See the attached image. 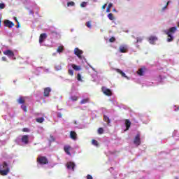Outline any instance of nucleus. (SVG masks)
Instances as JSON below:
<instances>
[{
	"label": "nucleus",
	"mask_w": 179,
	"mask_h": 179,
	"mask_svg": "<svg viewBox=\"0 0 179 179\" xmlns=\"http://www.w3.org/2000/svg\"><path fill=\"white\" fill-rule=\"evenodd\" d=\"M8 173H10L9 165L8 164V162H3L1 165L0 164V176H8Z\"/></svg>",
	"instance_id": "f257e3e1"
},
{
	"label": "nucleus",
	"mask_w": 179,
	"mask_h": 179,
	"mask_svg": "<svg viewBox=\"0 0 179 179\" xmlns=\"http://www.w3.org/2000/svg\"><path fill=\"white\" fill-rule=\"evenodd\" d=\"M177 31V27H171L168 31H165L166 34L168 35L167 41L168 43H171L174 40V36L173 34Z\"/></svg>",
	"instance_id": "f03ea898"
},
{
	"label": "nucleus",
	"mask_w": 179,
	"mask_h": 179,
	"mask_svg": "<svg viewBox=\"0 0 179 179\" xmlns=\"http://www.w3.org/2000/svg\"><path fill=\"white\" fill-rule=\"evenodd\" d=\"M36 162L38 164H48V159H47V157L39 156L37 157Z\"/></svg>",
	"instance_id": "7ed1b4c3"
},
{
	"label": "nucleus",
	"mask_w": 179,
	"mask_h": 179,
	"mask_svg": "<svg viewBox=\"0 0 179 179\" xmlns=\"http://www.w3.org/2000/svg\"><path fill=\"white\" fill-rule=\"evenodd\" d=\"M3 54L4 55H6L8 57V58H12L13 59H16V57H15V53L11 50H6L3 52Z\"/></svg>",
	"instance_id": "20e7f679"
},
{
	"label": "nucleus",
	"mask_w": 179,
	"mask_h": 179,
	"mask_svg": "<svg viewBox=\"0 0 179 179\" xmlns=\"http://www.w3.org/2000/svg\"><path fill=\"white\" fill-rule=\"evenodd\" d=\"M101 90L103 94H105L106 96H113V92H111V90L106 87H102Z\"/></svg>",
	"instance_id": "39448f33"
},
{
	"label": "nucleus",
	"mask_w": 179,
	"mask_h": 179,
	"mask_svg": "<svg viewBox=\"0 0 179 179\" xmlns=\"http://www.w3.org/2000/svg\"><path fill=\"white\" fill-rule=\"evenodd\" d=\"M74 54H75V55L78 56L79 59H83L82 54H83V52L82 50L79 49V48H76L74 49Z\"/></svg>",
	"instance_id": "423d86ee"
},
{
	"label": "nucleus",
	"mask_w": 179,
	"mask_h": 179,
	"mask_svg": "<svg viewBox=\"0 0 179 179\" xmlns=\"http://www.w3.org/2000/svg\"><path fill=\"white\" fill-rule=\"evenodd\" d=\"M134 145H136L137 146H139V145H141V134H136V136L134 138Z\"/></svg>",
	"instance_id": "0eeeda50"
},
{
	"label": "nucleus",
	"mask_w": 179,
	"mask_h": 179,
	"mask_svg": "<svg viewBox=\"0 0 179 179\" xmlns=\"http://www.w3.org/2000/svg\"><path fill=\"white\" fill-rule=\"evenodd\" d=\"M4 25L6 27H8V29H12L13 26H15V23L13 22L8 20H4Z\"/></svg>",
	"instance_id": "6e6552de"
},
{
	"label": "nucleus",
	"mask_w": 179,
	"mask_h": 179,
	"mask_svg": "<svg viewBox=\"0 0 179 179\" xmlns=\"http://www.w3.org/2000/svg\"><path fill=\"white\" fill-rule=\"evenodd\" d=\"M47 39V34L43 33L41 34L39 36V43L40 44L44 43V41Z\"/></svg>",
	"instance_id": "1a4fd4ad"
},
{
	"label": "nucleus",
	"mask_w": 179,
	"mask_h": 179,
	"mask_svg": "<svg viewBox=\"0 0 179 179\" xmlns=\"http://www.w3.org/2000/svg\"><path fill=\"white\" fill-rule=\"evenodd\" d=\"M66 167L69 170H72L73 171H75V163L72 162H67Z\"/></svg>",
	"instance_id": "9d476101"
},
{
	"label": "nucleus",
	"mask_w": 179,
	"mask_h": 179,
	"mask_svg": "<svg viewBox=\"0 0 179 179\" xmlns=\"http://www.w3.org/2000/svg\"><path fill=\"white\" fill-rule=\"evenodd\" d=\"M50 93H51V88H50V87L44 88V92H43L44 97H49Z\"/></svg>",
	"instance_id": "9b49d317"
},
{
	"label": "nucleus",
	"mask_w": 179,
	"mask_h": 179,
	"mask_svg": "<svg viewBox=\"0 0 179 179\" xmlns=\"http://www.w3.org/2000/svg\"><path fill=\"white\" fill-rule=\"evenodd\" d=\"M21 141L22 143H24V145H27L29 143V135L22 136Z\"/></svg>",
	"instance_id": "f8f14e48"
},
{
	"label": "nucleus",
	"mask_w": 179,
	"mask_h": 179,
	"mask_svg": "<svg viewBox=\"0 0 179 179\" xmlns=\"http://www.w3.org/2000/svg\"><path fill=\"white\" fill-rule=\"evenodd\" d=\"M148 41H149L150 44H155V43H156V41H157V37H156L155 36H151L148 38Z\"/></svg>",
	"instance_id": "ddd939ff"
},
{
	"label": "nucleus",
	"mask_w": 179,
	"mask_h": 179,
	"mask_svg": "<svg viewBox=\"0 0 179 179\" xmlns=\"http://www.w3.org/2000/svg\"><path fill=\"white\" fill-rule=\"evenodd\" d=\"M72 148L70 145H64V150L65 152V153H66V155H68L69 156H71V149Z\"/></svg>",
	"instance_id": "4468645a"
},
{
	"label": "nucleus",
	"mask_w": 179,
	"mask_h": 179,
	"mask_svg": "<svg viewBox=\"0 0 179 179\" xmlns=\"http://www.w3.org/2000/svg\"><path fill=\"white\" fill-rule=\"evenodd\" d=\"M146 71L145 67L141 68L138 70L137 74L138 76H143V73H145V71Z\"/></svg>",
	"instance_id": "2eb2a0df"
},
{
	"label": "nucleus",
	"mask_w": 179,
	"mask_h": 179,
	"mask_svg": "<svg viewBox=\"0 0 179 179\" xmlns=\"http://www.w3.org/2000/svg\"><path fill=\"white\" fill-rule=\"evenodd\" d=\"M77 136H78V134H76V132L73 131H70V138L71 139H73V141H76Z\"/></svg>",
	"instance_id": "dca6fc26"
},
{
	"label": "nucleus",
	"mask_w": 179,
	"mask_h": 179,
	"mask_svg": "<svg viewBox=\"0 0 179 179\" xmlns=\"http://www.w3.org/2000/svg\"><path fill=\"white\" fill-rule=\"evenodd\" d=\"M17 101L18 104H24L26 103V99H24V96H20Z\"/></svg>",
	"instance_id": "f3484780"
},
{
	"label": "nucleus",
	"mask_w": 179,
	"mask_h": 179,
	"mask_svg": "<svg viewBox=\"0 0 179 179\" xmlns=\"http://www.w3.org/2000/svg\"><path fill=\"white\" fill-rule=\"evenodd\" d=\"M115 71L116 72H117V73H120L121 76H122L123 78H128V77L127 76V75L125 74V73H124V71H121V69H115Z\"/></svg>",
	"instance_id": "a211bd4d"
},
{
	"label": "nucleus",
	"mask_w": 179,
	"mask_h": 179,
	"mask_svg": "<svg viewBox=\"0 0 179 179\" xmlns=\"http://www.w3.org/2000/svg\"><path fill=\"white\" fill-rule=\"evenodd\" d=\"M125 125H126V131H128V129L131 128V122L129 121V120L128 119L125 120Z\"/></svg>",
	"instance_id": "6ab92c4d"
},
{
	"label": "nucleus",
	"mask_w": 179,
	"mask_h": 179,
	"mask_svg": "<svg viewBox=\"0 0 179 179\" xmlns=\"http://www.w3.org/2000/svg\"><path fill=\"white\" fill-rule=\"evenodd\" d=\"M71 66H72L73 69H74V71H80V69H82L80 66H77L76 64H71Z\"/></svg>",
	"instance_id": "aec40b11"
},
{
	"label": "nucleus",
	"mask_w": 179,
	"mask_h": 179,
	"mask_svg": "<svg viewBox=\"0 0 179 179\" xmlns=\"http://www.w3.org/2000/svg\"><path fill=\"white\" fill-rule=\"evenodd\" d=\"M103 121H105V122H107V124H110V122H111V120H110V117H108L106 115H103Z\"/></svg>",
	"instance_id": "412c9836"
},
{
	"label": "nucleus",
	"mask_w": 179,
	"mask_h": 179,
	"mask_svg": "<svg viewBox=\"0 0 179 179\" xmlns=\"http://www.w3.org/2000/svg\"><path fill=\"white\" fill-rule=\"evenodd\" d=\"M44 117H38L36 119V122H38V124H43L44 122Z\"/></svg>",
	"instance_id": "4be33fe9"
},
{
	"label": "nucleus",
	"mask_w": 179,
	"mask_h": 179,
	"mask_svg": "<svg viewBox=\"0 0 179 179\" xmlns=\"http://www.w3.org/2000/svg\"><path fill=\"white\" fill-rule=\"evenodd\" d=\"M90 100V99H89V98L82 99L80 101V104H86V103H89Z\"/></svg>",
	"instance_id": "5701e85b"
},
{
	"label": "nucleus",
	"mask_w": 179,
	"mask_h": 179,
	"mask_svg": "<svg viewBox=\"0 0 179 179\" xmlns=\"http://www.w3.org/2000/svg\"><path fill=\"white\" fill-rule=\"evenodd\" d=\"M99 135H102V134H104V129L103 127H99L97 131Z\"/></svg>",
	"instance_id": "b1692460"
},
{
	"label": "nucleus",
	"mask_w": 179,
	"mask_h": 179,
	"mask_svg": "<svg viewBox=\"0 0 179 179\" xmlns=\"http://www.w3.org/2000/svg\"><path fill=\"white\" fill-rule=\"evenodd\" d=\"M120 52H122V53L127 52V49L124 46H120Z\"/></svg>",
	"instance_id": "393cba45"
},
{
	"label": "nucleus",
	"mask_w": 179,
	"mask_h": 179,
	"mask_svg": "<svg viewBox=\"0 0 179 179\" xmlns=\"http://www.w3.org/2000/svg\"><path fill=\"white\" fill-rule=\"evenodd\" d=\"M113 7V3H110L108 5V7L106 8V12L108 13L110 12L111 8Z\"/></svg>",
	"instance_id": "a878e982"
},
{
	"label": "nucleus",
	"mask_w": 179,
	"mask_h": 179,
	"mask_svg": "<svg viewBox=\"0 0 179 179\" xmlns=\"http://www.w3.org/2000/svg\"><path fill=\"white\" fill-rule=\"evenodd\" d=\"M108 17L110 20H114V15L111 13L108 15Z\"/></svg>",
	"instance_id": "bb28decb"
},
{
	"label": "nucleus",
	"mask_w": 179,
	"mask_h": 179,
	"mask_svg": "<svg viewBox=\"0 0 179 179\" xmlns=\"http://www.w3.org/2000/svg\"><path fill=\"white\" fill-rule=\"evenodd\" d=\"M57 51V52H62V51H64V46H59Z\"/></svg>",
	"instance_id": "cd10ccee"
},
{
	"label": "nucleus",
	"mask_w": 179,
	"mask_h": 179,
	"mask_svg": "<svg viewBox=\"0 0 179 179\" xmlns=\"http://www.w3.org/2000/svg\"><path fill=\"white\" fill-rule=\"evenodd\" d=\"M21 108L24 111V113H27V106H26V105H22Z\"/></svg>",
	"instance_id": "c85d7f7f"
},
{
	"label": "nucleus",
	"mask_w": 179,
	"mask_h": 179,
	"mask_svg": "<svg viewBox=\"0 0 179 179\" xmlns=\"http://www.w3.org/2000/svg\"><path fill=\"white\" fill-rule=\"evenodd\" d=\"M92 145H94V146H99V142H98L97 141L94 140V139H93V140L92 141Z\"/></svg>",
	"instance_id": "c756f323"
},
{
	"label": "nucleus",
	"mask_w": 179,
	"mask_h": 179,
	"mask_svg": "<svg viewBox=\"0 0 179 179\" xmlns=\"http://www.w3.org/2000/svg\"><path fill=\"white\" fill-rule=\"evenodd\" d=\"M87 6V2L83 1V2H82L80 3V7L81 8H86Z\"/></svg>",
	"instance_id": "7c9ffc66"
},
{
	"label": "nucleus",
	"mask_w": 179,
	"mask_h": 179,
	"mask_svg": "<svg viewBox=\"0 0 179 179\" xmlns=\"http://www.w3.org/2000/svg\"><path fill=\"white\" fill-rule=\"evenodd\" d=\"M86 26L89 29H92V22H90V21L87 22Z\"/></svg>",
	"instance_id": "2f4dec72"
},
{
	"label": "nucleus",
	"mask_w": 179,
	"mask_h": 179,
	"mask_svg": "<svg viewBox=\"0 0 179 179\" xmlns=\"http://www.w3.org/2000/svg\"><path fill=\"white\" fill-rule=\"evenodd\" d=\"M67 6H75V2L70 1V2L67 3Z\"/></svg>",
	"instance_id": "473e14b6"
},
{
	"label": "nucleus",
	"mask_w": 179,
	"mask_h": 179,
	"mask_svg": "<svg viewBox=\"0 0 179 179\" xmlns=\"http://www.w3.org/2000/svg\"><path fill=\"white\" fill-rule=\"evenodd\" d=\"M77 80L79 81V82H82V76H80V73H78L77 75Z\"/></svg>",
	"instance_id": "72a5a7b5"
},
{
	"label": "nucleus",
	"mask_w": 179,
	"mask_h": 179,
	"mask_svg": "<svg viewBox=\"0 0 179 179\" xmlns=\"http://www.w3.org/2000/svg\"><path fill=\"white\" fill-rule=\"evenodd\" d=\"M71 100H72L73 101H78V96H71Z\"/></svg>",
	"instance_id": "f704fd0d"
},
{
	"label": "nucleus",
	"mask_w": 179,
	"mask_h": 179,
	"mask_svg": "<svg viewBox=\"0 0 179 179\" xmlns=\"http://www.w3.org/2000/svg\"><path fill=\"white\" fill-rule=\"evenodd\" d=\"M110 43H115V37L113 36L109 39Z\"/></svg>",
	"instance_id": "c9c22d12"
},
{
	"label": "nucleus",
	"mask_w": 179,
	"mask_h": 179,
	"mask_svg": "<svg viewBox=\"0 0 179 179\" xmlns=\"http://www.w3.org/2000/svg\"><path fill=\"white\" fill-rule=\"evenodd\" d=\"M68 73H69V75H70L71 76H73V70H72V69H69Z\"/></svg>",
	"instance_id": "e433bc0d"
},
{
	"label": "nucleus",
	"mask_w": 179,
	"mask_h": 179,
	"mask_svg": "<svg viewBox=\"0 0 179 179\" xmlns=\"http://www.w3.org/2000/svg\"><path fill=\"white\" fill-rule=\"evenodd\" d=\"M22 132H30V129H29L27 127H25L22 129Z\"/></svg>",
	"instance_id": "4c0bfd02"
},
{
	"label": "nucleus",
	"mask_w": 179,
	"mask_h": 179,
	"mask_svg": "<svg viewBox=\"0 0 179 179\" xmlns=\"http://www.w3.org/2000/svg\"><path fill=\"white\" fill-rule=\"evenodd\" d=\"M143 40V39L142 38L138 37V38H136V43H142Z\"/></svg>",
	"instance_id": "58836bf2"
},
{
	"label": "nucleus",
	"mask_w": 179,
	"mask_h": 179,
	"mask_svg": "<svg viewBox=\"0 0 179 179\" xmlns=\"http://www.w3.org/2000/svg\"><path fill=\"white\" fill-rule=\"evenodd\" d=\"M0 9H5V4L4 3H0Z\"/></svg>",
	"instance_id": "ea45409f"
},
{
	"label": "nucleus",
	"mask_w": 179,
	"mask_h": 179,
	"mask_svg": "<svg viewBox=\"0 0 179 179\" xmlns=\"http://www.w3.org/2000/svg\"><path fill=\"white\" fill-rule=\"evenodd\" d=\"M87 179H93V176H92L91 175H87Z\"/></svg>",
	"instance_id": "a19ab883"
},
{
	"label": "nucleus",
	"mask_w": 179,
	"mask_h": 179,
	"mask_svg": "<svg viewBox=\"0 0 179 179\" xmlns=\"http://www.w3.org/2000/svg\"><path fill=\"white\" fill-rule=\"evenodd\" d=\"M51 34H58V33H57V31H51Z\"/></svg>",
	"instance_id": "79ce46f5"
},
{
	"label": "nucleus",
	"mask_w": 179,
	"mask_h": 179,
	"mask_svg": "<svg viewBox=\"0 0 179 179\" xmlns=\"http://www.w3.org/2000/svg\"><path fill=\"white\" fill-rule=\"evenodd\" d=\"M1 59H2V61H6V57H1Z\"/></svg>",
	"instance_id": "37998d69"
},
{
	"label": "nucleus",
	"mask_w": 179,
	"mask_h": 179,
	"mask_svg": "<svg viewBox=\"0 0 179 179\" xmlns=\"http://www.w3.org/2000/svg\"><path fill=\"white\" fill-rule=\"evenodd\" d=\"M107 6V4H104L103 6H102V9H106V7Z\"/></svg>",
	"instance_id": "c03bdc74"
},
{
	"label": "nucleus",
	"mask_w": 179,
	"mask_h": 179,
	"mask_svg": "<svg viewBox=\"0 0 179 179\" xmlns=\"http://www.w3.org/2000/svg\"><path fill=\"white\" fill-rule=\"evenodd\" d=\"M1 24H2V20L0 18V27H1Z\"/></svg>",
	"instance_id": "a18cd8bd"
},
{
	"label": "nucleus",
	"mask_w": 179,
	"mask_h": 179,
	"mask_svg": "<svg viewBox=\"0 0 179 179\" xmlns=\"http://www.w3.org/2000/svg\"><path fill=\"white\" fill-rule=\"evenodd\" d=\"M169 3H170V1H168V2L166 3V6L169 5Z\"/></svg>",
	"instance_id": "49530a36"
},
{
	"label": "nucleus",
	"mask_w": 179,
	"mask_h": 179,
	"mask_svg": "<svg viewBox=\"0 0 179 179\" xmlns=\"http://www.w3.org/2000/svg\"><path fill=\"white\" fill-rule=\"evenodd\" d=\"M167 8V6H165L163 9H166Z\"/></svg>",
	"instance_id": "de8ad7c7"
},
{
	"label": "nucleus",
	"mask_w": 179,
	"mask_h": 179,
	"mask_svg": "<svg viewBox=\"0 0 179 179\" xmlns=\"http://www.w3.org/2000/svg\"><path fill=\"white\" fill-rule=\"evenodd\" d=\"M52 141H55V139H54V137L51 136Z\"/></svg>",
	"instance_id": "09e8293b"
},
{
	"label": "nucleus",
	"mask_w": 179,
	"mask_h": 179,
	"mask_svg": "<svg viewBox=\"0 0 179 179\" xmlns=\"http://www.w3.org/2000/svg\"><path fill=\"white\" fill-rule=\"evenodd\" d=\"M178 27H179V22H178Z\"/></svg>",
	"instance_id": "8fccbe9b"
},
{
	"label": "nucleus",
	"mask_w": 179,
	"mask_h": 179,
	"mask_svg": "<svg viewBox=\"0 0 179 179\" xmlns=\"http://www.w3.org/2000/svg\"><path fill=\"white\" fill-rule=\"evenodd\" d=\"M15 20H16V22H17V19L15 17Z\"/></svg>",
	"instance_id": "3c124183"
},
{
	"label": "nucleus",
	"mask_w": 179,
	"mask_h": 179,
	"mask_svg": "<svg viewBox=\"0 0 179 179\" xmlns=\"http://www.w3.org/2000/svg\"><path fill=\"white\" fill-rule=\"evenodd\" d=\"M17 27H19V25H17Z\"/></svg>",
	"instance_id": "603ef678"
},
{
	"label": "nucleus",
	"mask_w": 179,
	"mask_h": 179,
	"mask_svg": "<svg viewBox=\"0 0 179 179\" xmlns=\"http://www.w3.org/2000/svg\"><path fill=\"white\" fill-rule=\"evenodd\" d=\"M113 11H115V9H114Z\"/></svg>",
	"instance_id": "864d4df0"
},
{
	"label": "nucleus",
	"mask_w": 179,
	"mask_h": 179,
	"mask_svg": "<svg viewBox=\"0 0 179 179\" xmlns=\"http://www.w3.org/2000/svg\"><path fill=\"white\" fill-rule=\"evenodd\" d=\"M0 54H1V50H0Z\"/></svg>",
	"instance_id": "5fc2aeb1"
}]
</instances>
